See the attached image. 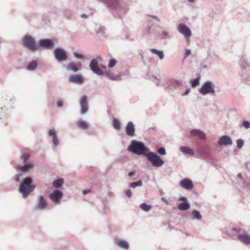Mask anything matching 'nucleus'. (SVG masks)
Segmentation results:
<instances>
[{"label":"nucleus","mask_w":250,"mask_h":250,"mask_svg":"<svg viewBox=\"0 0 250 250\" xmlns=\"http://www.w3.org/2000/svg\"><path fill=\"white\" fill-rule=\"evenodd\" d=\"M118 245L122 248L127 249L129 247L128 244L125 241L122 240L118 243Z\"/></svg>","instance_id":"obj_28"},{"label":"nucleus","mask_w":250,"mask_h":250,"mask_svg":"<svg viewBox=\"0 0 250 250\" xmlns=\"http://www.w3.org/2000/svg\"><path fill=\"white\" fill-rule=\"evenodd\" d=\"M189 91V90H186V92H185V95L188 94V93Z\"/></svg>","instance_id":"obj_54"},{"label":"nucleus","mask_w":250,"mask_h":250,"mask_svg":"<svg viewBox=\"0 0 250 250\" xmlns=\"http://www.w3.org/2000/svg\"><path fill=\"white\" fill-rule=\"evenodd\" d=\"M242 125L246 129H248L250 127V123L249 121H245L243 122Z\"/></svg>","instance_id":"obj_40"},{"label":"nucleus","mask_w":250,"mask_h":250,"mask_svg":"<svg viewBox=\"0 0 250 250\" xmlns=\"http://www.w3.org/2000/svg\"><path fill=\"white\" fill-rule=\"evenodd\" d=\"M208 55V58H211L212 57L213 52L211 50H209L207 51Z\"/></svg>","instance_id":"obj_45"},{"label":"nucleus","mask_w":250,"mask_h":250,"mask_svg":"<svg viewBox=\"0 0 250 250\" xmlns=\"http://www.w3.org/2000/svg\"><path fill=\"white\" fill-rule=\"evenodd\" d=\"M236 144H237V147L238 148L240 149L244 146V141L242 139H239L237 140Z\"/></svg>","instance_id":"obj_36"},{"label":"nucleus","mask_w":250,"mask_h":250,"mask_svg":"<svg viewBox=\"0 0 250 250\" xmlns=\"http://www.w3.org/2000/svg\"><path fill=\"white\" fill-rule=\"evenodd\" d=\"M57 105L59 107H62L63 105L62 102L61 101L57 102Z\"/></svg>","instance_id":"obj_47"},{"label":"nucleus","mask_w":250,"mask_h":250,"mask_svg":"<svg viewBox=\"0 0 250 250\" xmlns=\"http://www.w3.org/2000/svg\"><path fill=\"white\" fill-rule=\"evenodd\" d=\"M237 177H238L239 179H242V178H243L242 174L241 173H239V174L237 175Z\"/></svg>","instance_id":"obj_51"},{"label":"nucleus","mask_w":250,"mask_h":250,"mask_svg":"<svg viewBox=\"0 0 250 250\" xmlns=\"http://www.w3.org/2000/svg\"><path fill=\"white\" fill-rule=\"evenodd\" d=\"M146 157L153 167H160L164 164V161L154 153L148 152L146 154Z\"/></svg>","instance_id":"obj_4"},{"label":"nucleus","mask_w":250,"mask_h":250,"mask_svg":"<svg viewBox=\"0 0 250 250\" xmlns=\"http://www.w3.org/2000/svg\"><path fill=\"white\" fill-rule=\"evenodd\" d=\"M232 230L233 231H236V232H240V230L241 229L240 228H232Z\"/></svg>","instance_id":"obj_48"},{"label":"nucleus","mask_w":250,"mask_h":250,"mask_svg":"<svg viewBox=\"0 0 250 250\" xmlns=\"http://www.w3.org/2000/svg\"><path fill=\"white\" fill-rule=\"evenodd\" d=\"M107 3L111 7H116L119 3V0H106Z\"/></svg>","instance_id":"obj_29"},{"label":"nucleus","mask_w":250,"mask_h":250,"mask_svg":"<svg viewBox=\"0 0 250 250\" xmlns=\"http://www.w3.org/2000/svg\"><path fill=\"white\" fill-rule=\"evenodd\" d=\"M31 183L32 179L30 177H26L21 184L19 190L24 196L28 195L35 188V186L31 185Z\"/></svg>","instance_id":"obj_2"},{"label":"nucleus","mask_w":250,"mask_h":250,"mask_svg":"<svg viewBox=\"0 0 250 250\" xmlns=\"http://www.w3.org/2000/svg\"><path fill=\"white\" fill-rule=\"evenodd\" d=\"M47 203L43 196L41 195L39 197V202L35 208L36 210H42L47 207Z\"/></svg>","instance_id":"obj_14"},{"label":"nucleus","mask_w":250,"mask_h":250,"mask_svg":"<svg viewBox=\"0 0 250 250\" xmlns=\"http://www.w3.org/2000/svg\"><path fill=\"white\" fill-rule=\"evenodd\" d=\"M140 208L145 211H148L151 209V206L146 203H143L141 204Z\"/></svg>","instance_id":"obj_31"},{"label":"nucleus","mask_w":250,"mask_h":250,"mask_svg":"<svg viewBox=\"0 0 250 250\" xmlns=\"http://www.w3.org/2000/svg\"><path fill=\"white\" fill-rule=\"evenodd\" d=\"M180 149L182 152L185 154H188L190 155L193 154V151L192 150V149L189 148V147L186 146H182L181 147Z\"/></svg>","instance_id":"obj_24"},{"label":"nucleus","mask_w":250,"mask_h":250,"mask_svg":"<svg viewBox=\"0 0 250 250\" xmlns=\"http://www.w3.org/2000/svg\"><path fill=\"white\" fill-rule=\"evenodd\" d=\"M40 45L45 48L51 47L53 44L52 41L49 39H43L40 41Z\"/></svg>","instance_id":"obj_17"},{"label":"nucleus","mask_w":250,"mask_h":250,"mask_svg":"<svg viewBox=\"0 0 250 250\" xmlns=\"http://www.w3.org/2000/svg\"><path fill=\"white\" fill-rule=\"evenodd\" d=\"M204 69L206 68V66L205 65H204Z\"/></svg>","instance_id":"obj_58"},{"label":"nucleus","mask_w":250,"mask_h":250,"mask_svg":"<svg viewBox=\"0 0 250 250\" xmlns=\"http://www.w3.org/2000/svg\"><path fill=\"white\" fill-rule=\"evenodd\" d=\"M158 152L161 155L166 154L165 149L164 147H161L158 149Z\"/></svg>","instance_id":"obj_42"},{"label":"nucleus","mask_w":250,"mask_h":250,"mask_svg":"<svg viewBox=\"0 0 250 250\" xmlns=\"http://www.w3.org/2000/svg\"><path fill=\"white\" fill-rule=\"evenodd\" d=\"M77 125L83 129H86L88 127V124L85 121L79 120L76 123Z\"/></svg>","instance_id":"obj_22"},{"label":"nucleus","mask_w":250,"mask_h":250,"mask_svg":"<svg viewBox=\"0 0 250 250\" xmlns=\"http://www.w3.org/2000/svg\"><path fill=\"white\" fill-rule=\"evenodd\" d=\"M82 67V64L80 63L75 64L73 62H71L67 65V69L72 70L74 72H77Z\"/></svg>","instance_id":"obj_18"},{"label":"nucleus","mask_w":250,"mask_h":250,"mask_svg":"<svg viewBox=\"0 0 250 250\" xmlns=\"http://www.w3.org/2000/svg\"><path fill=\"white\" fill-rule=\"evenodd\" d=\"M135 173L133 171H131L129 173H128V175L130 176V177H131L133 175H134Z\"/></svg>","instance_id":"obj_52"},{"label":"nucleus","mask_w":250,"mask_h":250,"mask_svg":"<svg viewBox=\"0 0 250 250\" xmlns=\"http://www.w3.org/2000/svg\"><path fill=\"white\" fill-rule=\"evenodd\" d=\"M195 0H188V1L190 2H193Z\"/></svg>","instance_id":"obj_56"},{"label":"nucleus","mask_w":250,"mask_h":250,"mask_svg":"<svg viewBox=\"0 0 250 250\" xmlns=\"http://www.w3.org/2000/svg\"><path fill=\"white\" fill-rule=\"evenodd\" d=\"M22 44L24 46L31 51H35L38 48L34 39L30 36H25L23 38Z\"/></svg>","instance_id":"obj_3"},{"label":"nucleus","mask_w":250,"mask_h":250,"mask_svg":"<svg viewBox=\"0 0 250 250\" xmlns=\"http://www.w3.org/2000/svg\"><path fill=\"white\" fill-rule=\"evenodd\" d=\"M107 75L110 79L113 80H118L119 78L118 76H114L113 75L110 74H108Z\"/></svg>","instance_id":"obj_41"},{"label":"nucleus","mask_w":250,"mask_h":250,"mask_svg":"<svg viewBox=\"0 0 250 250\" xmlns=\"http://www.w3.org/2000/svg\"><path fill=\"white\" fill-rule=\"evenodd\" d=\"M200 79V77H198L194 80H191L192 87H195L199 84Z\"/></svg>","instance_id":"obj_33"},{"label":"nucleus","mask_w":250,"mask_h":250,"mask_svg":"<svg viewBox=\"0 0 250 250\" xmlns=\"http://www.w3.org/2000/svg\"><path fill=\"white\" fill-rule=\"evenodd\" d=\"M190 135L193 137H196L199 139L203 138V133L198 129H193L190 132Z\"/></svg>","instance_id":"obj_20"},{"label":"nucleus","mask_w":250,"mask_h":250,"mask_svg":"<svg viewBox=\"0 0 250 250\" xmlns=\"http://www.w3.org/2000/svg\"><path fill=\"white\" fill-rule=\"evenodd\" d=\"M87 98L86 96H83L80 100L81 112L82 114L85 113L88 110V104L87 102Z\"/></svg>","instance_id":"obj_13"},{"label":"nucleus","mask_w":250,"mask_h":250,"mask_svg":"<svg viewBox=\"0 0 250 250\" xmlns=\"http://www.w3.org/2000/svg\"><path fill=\"white\" fill-rule=\"evenodd\" d=\"M215 84L210 81L204 83V95L209 94L214 96L215 94Z\"/></svg>","instance_id":"obj_5"},{"label":"nucleus","mask_w":250,"mask_h":250,"mask_svg":"<svg viewBox=\"0 0 250 250\" xmlns=\"http://www.w3.org/2000/svg\"><path fill=\"white\" fill-rule=\"evenodd\" d=\"M192 215L194 219H201V215H200L199 212L196 210H194L192 212Z\"/></svg>","instance_id":"obj_35"},{"label":"nucleus","mask_w":250,"mask_h":250,"mask_svg":"<svg viewBox=\"0 0 250 250\" xmlns=\"http://www.w3.org/2000/svg\"><path fill=\"white\" fill-rule=\"evenodd\" d=\"M237 239L245 244H250V235L247 232L239 234L237 236Z\"/></svg>","instance_id":"obj_12"},{"label":"nucleus","mask_w":250,"mask_h":250,"mask_svg":"<svg viewBox=\"0 0 250 250\" xmlns=\"http://www.w3.org/2000/svg\"><path fill=\"white\" fill-rule=\"evenodd\" d=\"M37 66V62L36 61H33L30 62L27 65V69L29 70H33Z\"/></svg>","instance_id":"obj_25"},{"label":"nucleus","mask_w":250,"mask_h":250,"mask_svg":"<svg viewBox=\"0 0 250 250\" xmlns=\"http://www.w3.org/2000/svg\"><path fill=\"white\" fill-rule=\"evenodd\" d=\"M90 69L96 74L102 75L103 74L102 70L98 66V62L96 59H93L90 63Z\"/></svg>","instance_id":"obj_10"},{"label":"nucleus","mask_w":250,"mask_h":250,"mask_svg":"<svg viewBox=\"0 0 250 250\" xmlns=\"http://www.w3.org/2000/svg\"><path fill=\"white\" fill-rule=\"evenodd\" d=\"M199 91H200V92L201 94H203V86H202L200 88Z\"/></svg>","instance_id":"obj_53"},{"label":"nucleus","mask_w":250,"mask_h":250,"mask_svg":"<svg viewBox=\"0 0 250 250\" xmlns=\"http://www.w3.org/2000/svg\"><path fill=\"white\" fill-rule=\"evenodd\" d=\"M239 64L243 69H247L250 68V62L244 58H241L240 59Z\"/></svg>","instance_id":"obj_19"},{"label":"nucleus","mask_w":250,"mask_h":250,"mask_svg":"<svg viewBox=\"0 0 250 250\" xmlns=\"http://www.w3.org/2000/svg\"><path fill=\"white\" fill-rule=\"evenodd\" d=\"M190 207L189 204L187 202H184L180 203L178 206V208L180 210H186Z\"/></svg>","instance_id":"obj_23"},{"label":"nucleus","mask_w":250,"mask_h":250,"mask_svg":"<svg viewBox=\"0 0 250 250\" xmlns=\"http://www.w3.org/2000/svg\"><path fill=\"white\" fill-rule=\"evenodd\" d=\"M49 135L52 136L53 138V143L55 146L59 144V141L57 139L56 132L54 129H50L48 132Z\"/></svg>","instance_id":"obj_21"},{"label":"nucleus","mask_w":250,"mask_h":250,"mask_svg":"<svg viewBox=\"0 0 250 250\" xmlns=\"http://www.w3.org/2000/svg\"><path fill=\"white\" fill-rule=\"evenodd\" d=\"M90 191H91V190H89V189L83 190V194H86L87 193L90 192Z\"/></svg>","instance_id":"obj_49"},{"label":"nucleus","mask_w":250,"mask_h":250,"mask_svg":"<svg viewBox=\"0 0 250 250\" xmlns=\"http://www.w3.org/2000/svg\"><path fill=\"white\" fill-rule=\"evenodd\" d=\"M30 154L27 153H25L22 154V158L23 160V162H25L29 158Z\"/></svg>","instance_id":"obj_39"},{"label":"nucleus","mask_w":250,"mask_h":250,"mask_svg":"<svg viewBox=\"0 0 250 250\" xmlns=\"http://www.w3.org/2000/svg\"><path fill=\"white\" fill-rule=\"evenodd\" d=\"M74 55L77 58L82 59V58H83V56L82 55L79 54H78L77 53H76V52L74 53Z\"/></svg>","instance_id":"obj_44"},{"label":"nucleus","mask_w":250,"mask_h":250,"mask_svg":"<svg viewBox=\"0 0 250 250\" xmlns=\"http://www.w3.org/2000/svg\"><path fill=\"white\" fill-rule=\"evenodd\" d=\"M69 81L70 83H74L78 84H81L83 83V78L80 75H72L69 77Z\"/></svg>","instance_id":"obj_16"},{"label":"nucleus","mask_w":250,"mask_h":250,"mask_svg":"<svg viewBox=\"0 0 250 250\" xmlns=\"http://www.w3.org/2000/svg\"><path fill=\"white\" fill-rule=\"evenodd\" d=\"M191 52L189 50H187L185 53V57H187L190 54Z\"/></svg>","instance_id":"obj_46"},{"label":"nucleus","mask_w":250,"mask_h":250,"mask_svg":"<svg viewBox=\"0 0 250 250\" xmlns=\"http://www.w3.org/2000/svg\"><path fill=\"white\" fill-rule=\"evenodd\" d=\"M125 194L128 197H131L132 196V192L130 189H128L125 191Z\"/></svg>","instance_id":"obj_43"},{"label":"nucleus","mask_w":250,"mask_h":250,"mask_svg":"<svg viewBox=\"0 0 250 250\" xmlns=\"http://www.w3.org/2000/svg\"><path fill=\"white\" fill-rule=\"evenodd\" d=\"M63 183V180L62 179H59L53 182V186L55 188H59L61 187Z\"/></svg>","instance_id":"obj_30"},{"label":"nucleus","mask_w":250,"mask_h":250,"mask_svg":"<svg viewBox=\"0 0 250 250\" xmlns=\"http://www.w3.org/2000/svg\"><path fill=\"white\" fill-rule=\"evenodd\" d=\"M180 186L187 190H191L193 188V184L192 181L188 178H185L180 182Z\"/></svg>","instance_id":"obj_9"},{"label":"nucleus","mask_w":250,"mask_h":250,"mask_svg":"<svg viewBox=\"0 0 250 250\" xmlns=\"http://www.w3.org/2000/svg\"><path fill=\"white\" fill-rule=\"evenodd\" d=\"M242 83H248L250 84V76L244 77L241 79Z\"/></svg>","instance_id":"obj_37"},{"label":"nucleus","mask_w":250,"mask_h":250,"mask_svg":"<svg viewBox=\"0 0 250 250\" xmlns=\"http://www.w3.org/2000/svg\"><path fill=\"white\" fill-rule=\"evenodd\" d=\"M15 180H16V181H19V179L18 177H17V178H16V179H15Z\"/></svg>","instance_id":"obj_57"},{"label":"nucleus","mask_w":250,"mask_h":250,"mask_svg":"<svg viewBox=\"0 0 250 250\" xmlns=\"http://www.w3.org/2000/svg\"><path fill=\"white\" fill-rule=\"evenodd\" d=\"M33 165L31 164H26L22 167L21 170L23 172L27 171L30 168L33 167Z\"/></svg>","instance_id":"obj_32"},{"label":"nucleus","mask_w":250,"mask_h":250,"mask_svg":"<svg viewBox=\"0 0 250 250\" xmlns=\"http://www.w3.org/2000/svg\"><path fill=\"white\" fill-rule=\"evenodd\" d=\"M62 192L59 190H55L50 195V199L54 202H58L62 196Z\"/></svg>","instance_id":"obj_11"},{"label":"nucleus","mask_w":250,"mask_h":250,"mask_svg":"<svg viewBox=\"0 0 250 250\" xmlns=\"http://www.w3.org/2000/svg\"><path fill=\"white\" fill-rule=\"evenodd\" d=\"M180 200L181 201H184V202H186L187 201V199L186 197H180Z\"/></svg>","instance_id":"obj_50"},{"label":"nucleus","mask_w":250,"mask_h":250,"mask_svg":"<svg viewBox=\"0 0 250 250\" xmlns=\"http://www.w3.org/2000/svg\"><path fill=\"white\" fill-rule=\"evenodd\" d=\"M126 134L130 137H133L135 135V127L134 124L131 122H129L125 127Z\"/></svg>","instance_id":"obj_15"},{"label":"nucleus","mask_w":250,"mask_h":250,"mask_svg":"<svg viewBox=\"0 0 250 250\" xmlns=\"http://www.w3.org/2000/svg\"><path fill=\"white\" fill-rule=\"evenodd\" d=\"M151 52L152 53L158 55L160 59H162L164 58V57L163 52L162 51H159V50H156L155 49H151Z\"/></svg>","instance_id":"obj_27"},{"label":"nucleus","mask_w":250,"mask_h":250,"mask_svg":"<svg viewBox=\"0 0 250 250\" xmlns=\"http://www.w3.org/2000/svg\"><path fill=\"white\" fill-rule=\"evenodd\" d=\"M82 17H83V18H86V16L85 15H84V14H83V15H82Z\"/></svg>","instance_id":"obj_55"},{"label":"nucleus","mask_w":250,"mask_h":250,"mask_svg":"<svg viewBox=\"0 0 250 250\" xmlns=\"http://www.w3.org/2000/svg\"><path fill=\"white\" fill-rule=\"evenodd\" d=\"M54 53L56 59L59 62L65 61L67 58V56L65 51L62 49H55L54 51Z\"/></svg>","instance_id":"obj_6"},{"label":"nucleus","mask_w":250,"mask_h":250,"mask_svg":"<svg viewBox=\"0 0 250 250\" xmlns=\"http://www.w3.org/2000/svg\"><path fill=\"white\" fill-rule=\"evenodd\" d=\"M232 144V141L230 137L228 135H223L222 136L218 142V145L222 146H231Z\"/></svg>","instance_id":"obj_8"},{"label":"nucleus","mask_w":250,"mask_h":250,"mask_svg":"<svg viewBox=\"0 0 250 250\" xmlns=\"http://www.w3.org/2000/svg\"><path fill=\"white\" fill-rule=\"evenodd\" d=\"M178 31L186 38H189L191 36V32L189 28L185 24L180 23L178 25Z\"/></svg>","instance_id":"obj_7"},{"label":"nucleus","mask_w":250,"mask_h":250,"mask_svg":"<svg viewBox=\"0 0 250 250\" xmlns=\"http://www.w3.org/2000/svg\"><path fill=\"white\" fill-rule=\"evenodd\" d=\"M113 126L114 128L117 130L121 129V124L119 120L114 118L113 120Z\"/></svg>","instance_id":"obj_26"},{"label":"nucleus","mask_w":250,"mask_h":250,"mask_svg":"<svg viewBox=\"0 0 250 250\" xmlns=\"http://www.w3.org/2000/svg\"><path fill=\"white\" fill-rule=\"evenodd\" d=\"M129 149L134 153L138 155L146 154L148 149L143 143L133 140L131 142Z\"/></svg>","instance_id":"obj_1"},{"label":"nucleus","mask_w":250,"mask_h":250,"mask_svg":"<svg viewBox=\"0 0 250 250\" xmlns=\"http://www.w3.org/2000/svg\"><path fill=\"white\" fill-rule=\"evenodd\" d=\"M116 61L114 59H111L110 60V61H109V62L108 64V67H109V68H112L113 67V66H114L115 65V64H116Z\"/></svg>","instance_id":"obj_38"},{"label":"nucleus","mask_w":250,"mask_h":250,"mask_svg":"<svg viewBox=\"0 0 250 250\" xmlns=\"http://www.w3.org/2000/svg\"><path fill=\"white\" fill-rule=\"evenodd\" d=\"M142 185V181L141 180H139L136 182L132 183L130 185V187L132 188H135L136 187H140Z\"/></svg>","instance_id":"obj_34"}]
</instances>
